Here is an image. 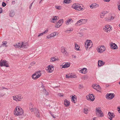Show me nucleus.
<instances>
[{"label":"nucleus","mask_w":120,"mask_h":120,"mask_svg":"<svg viewBox=\"0 0 120 120\" xmlns=\"http://www.w3.org/2000/svg\"><path fill=\"white\" fill-rule=\"evenodd\" d=\"M23 110L20 107H17L15 109L14 114L17 116H20L23 114Z\"/></svg>","instance_id":"f257e3e1"},{"label":"nucleus","mask_w":120,"mask_h":120,"mask_svg":"<svg viewBox=\"0 0 120 120\" xmlns=\"http://www.w3.org/2000/svg\"><path fill=\"white\" fill-rule=\"evenodd\" d=\"M41 75L40 71L35 72L32 76V79H36Z\"/></svg>","instance_id":"f03ea898"},{"label":"nucleus","mask_w":120,"mask_h":120,"mask_svg":"<svg viewBox=\"0 0 120 120\" xmlns=\"http://www.w3.org/2000/svg\"><path fill=\"white\" fill-rule=\"evenodd\" d=\"M3 66L7 67H9L7 61L5 60H1L0 61V66L2 67Z\"/></svg>","instance_id":"7ed1b4c3"},{"label":"nucleus","mask_w":120,"mask_h":120,"mask_svg":"<svg viewBox=\"0 0 120 120\" xmlns=\"http://www.w3.org/2000/svg\"><path fill=\"white\" fill-rule=\"evenodd\" d=\"M85 47H86L87 49L88 48H90L91 46L90 45L92 44V41L88 40H86V41L85 42Z\"/></svg>","instance_id":"20e7f679"},{"label":"nucleus","mask_w":120,"mask_h":120,"mask_svg":"<svg viewBox=\"0 0 120 120\" xmlns=\"http://www.w3.org/2000/svg\"><path fill=\"white\" fill-rule=\"evenodd\" d=\"M99 108L96 109L97 112L98 113H97V115L98 117L103 116H104L103 113L102 112L101 110H99Z\"/></svg>","instance_id":"39448f33"},{"label":"nucleus","mask_w":120,"mask_h":120,"mask_svg":"<svg viewBox=\"0 0 120 120\" xmlns=\"http://www.w3.org/2000/svg\"><path fill=\"white\" fill-rule=\"evenodd\" d=\"M74 9L77 10H80L82 8L80 4H75L73 6Z\"/></svg>","instance_id":"423d86ee"},{"label":"nucleus","mask_w":120,"mask_h":120,"mask_svg":"<svg viewBox=\"0 0 120 120\" xmlns=\"http://www.w3.org/2000/svg\"><path fill=\"white\" fill-rule=\"evenodd\" d=\"M115 95L114 94H107L106 96V98L109 99H111L114 97Z\"/></svg>","instance_id":"0eeeda50"},{"label":"nucleus","mask_w":120,"mask_h":120,"mask_svg":"<svg viewBox=\"0 0 120 120\" xmlns=\"http://www.w3.org/2000/svg\"><path fill=\"white\" fill-rule=\"evenodd\" d=\"M86 20L85 19H81L79 20L75 24V26H77V25L80 26L82 23H85V22H86Z\"/></svg>","instance_id":"6e6552de"},{"label":"nucleus","mask_w":120,"mask_h":120,"mask_svg":"<svg viewBox=\"0 0 120 120\" xmlns=\"http://www.w3.org/2000/svg\"><path fill=\"white\" fill-rule=\"evenodd\" d=\"M54 67L52 65H49L46 68L47 71L48 72H51L54 70Z\"/></svg>","instance_id":"1a4fd4ad"},{"label":"nucleus","mask_w":120,"mask_h":120,"mask_svg":"<svg viewBox=\"0 0 120 120\" xmlns=\"http://www.w3.org/2000/svg\"><path fill=\"white\" fill-rule=\"evenodd\" d=\"M63 22L62 19H61L59 20L57 23L55 27L56 28H58L61 25Z\"/></svg>","instance_id":"9d476101"},{"label":"nucleus","mask_w":120,"mask_h":120,"mask_svg":"<svg viewBox=\"0 0 120 120\" xmlns=\"http://www.w3.org/2000/svg\"><path fill=\"white\" fill-rule=\"evenodd\" d=\"M105 47L104 46H102L98 50V52L102 53L105 51Z\"/></svg>","instance_id":"9b49d317"},{"label":"nucleus","mask_w":120,"mask_h":120,"mask_svg":"<svg viewBox=\"0 0 120 120\" xmlns=\"http://www.w3.org/2000/svg\"><path fill=\"white\" fill-rule=\"evenodd\" d=\"M108 117L110 120H112V119L114 117L115 115L113 113H111L109 112L108 114Z\"/></svg>","instance_id":"f8f14e48"},{"label":"nucleus","mask_w":120,"mask_h":120,"mask_svg":"<svg viewBox=\"0 0 120 120\" xmlns=\"http://www.w3.org/2000/svg\"><path fill=\"white\" fill-rule=\"evenodd\" d=\"M93 88L97 90H100V87L99 85H98L97 84H93L92 85Z\"/></svg>","instance_id":"ddd939ff"},{"label":"nucleus","mask_w":120,"mask_h":120,"mask_svg":"<svg viewBox=\"0 0 120 120\" xmlns=\"http://www.w3.org/2000/svg\"><path fill=\"white\" fill-rule=\"evenodd\" d=\"M110 46L111 48L112 49H116L117 48V45L114 43H112L110 44Z\"/></svg>","instance_id":"4468645a"},{"label":"nucleus","mask_w":120,"mask_h":120,"mask_svg":"<svg viewBox=\"0 0 120 120\" xmlns=\"http://www.w3.org/2000/svg\"><path fill=\"white\" fill-rule=\"evenodd\" d=\"M88 97L89 98V99L90 100L93 101L94 99V97L92 94H89Z\"/></svg>","instance_id":"2eb2a0df"},{"label":"nucleus","mask_w":120,"mask_h":120,"mask_svg":"<svg viewBox=\"0 0 120 120\" xmlns=\"http://www.w3.org/2000/svg\"><path fill=\"white\" fill-rule=\"evenodd\" d=\"M22 42L21 43H18V44H17L16 45H14V46L16 48H22Z\"/></svg>","instance_id":"dca6fc26"},{"label":"nucleus","mask_w":120,"mask_h":120,"mask_svg":"<svg viewBox=\"0 0 120 120\" xmlns=\"http://www.w3.org/2000/svg\"><path fill=\"white\" fill-rule=\"evenodd\" d=\"M105 62H103L101 60H99L98 61V66L99 67H101V66L105 64Z\"/></svg>","instance_id":"f3484780"},{"label":"nucleus","mask_w":120,"mask_h":120,"mask_svg":"<svg viewBox=\"0 0 120 120\" xmlns=\"http://www.w3.org/2000/svg\"><path fill=\"white\" fill-rule=\"evenodd\" d=\"M16 97H17V99L18 101H19L23 98V97L21 94H19L16 95Z\"/></svg>","instance_id":"a211bd4d"},{"label":"nucleus","mask_w":120,"mask_h":120,"mask_svg":"<svg viewBox=\"0 0 120 120\" xmlns=\"http://www.w3.org/2000/svg\"><path fill=\"white\" fill-rule=\"evenodd\" d=\"M70 102L67 100L65 99L64 101V104L66 106H68L70 105Z\"/></svg>","instance_id":"6ab92c4d"},{"label":"nucleus","mask_w":120,"mask_h":120,"mask_svg":"<svg viewBox=\"0 0 120 120\" xmlns=\"http://www.w3.org/2000/svg\"><path fill=\"white\" fill-rule=\"evenodd\" d=\"M73 22V21L72 19H70L66 21L65 23L66 25H68L69 24H70L71 22Z\"/></svg>","instance_id":"aec40b11"},{"label":"nucleus","mask_w":120,"mask_h":120,"mask_svg":"<svg viewBox=\"0 0 120 120\" xmlns=\"http://www.w3.org/2000/svg\"><path fill=\"white\" fill-rule=\"evenodd\" d=\"M22 42V48H27L28 45V44L27 42Z\"/></svg>","instance_id":"412c9836"},{"label":"nucleus","mask_w":120,"mask_h":120,"mask_svg":"<svg viewBox=\"0 0 120 120\" xmlns=\"http://www.w3.org/2000/svg\"><path fill=\"white\" fill-rule=\"evenodd\" d=\"M70 66V63H66L63 66L62 68H66Z\"/></svg>","instance_id":"4be33fe9"},{"label":"nucleus","mask_w":120,"mask_h":120,"mask_svg":"<svg viewBox=\"0 0 120 120\" xmlns=\"http://www.w3.org/2000/svg\"><path fill=\"white\" fill-rule=\"evenodd\" d=\"M36 112L35 113V115L37 117H40V114L38 110L37 109H35Z\"/></svg>","instance_id":"5701e85b"},{"label":"nucleus","mask_w":120,"mask_h":120,"mask_svg":"<svg viewBox=\"0 0 120 120\" xmlns=\"http://www.w3.org/2000/svg\"><path fill=\"white\" fill-rule=\"evenodd\" d=\"M72 97L71 98V99H72L71 101L73 103H75L76 102L75 101L76 100V98L75 97L73 96L72 95Z\"/></svg>","instance_id":"b1692460"},{"label":"nucleus","mask_w":120,"mask_h":120,"mask_svg":"<svg viewBox=\"0 0 120 120\" xmlns=\"http://www.w3.org/2000/svg\"><path fill=\"white\" fill-rule=\"evenodd\" d=\"M15 14V12L13 11H11L9 15L11 17H12L14 16Z\"/></svg>","instance_id":"393cba45"},{"label":"nucleus","mask_w":120,"mask_h":120,"mask_svg":"<svg viewBox=\"0 0 120 120\" xmlns=\"http://www.w3.org/2000/svg\"><path fill=\"white\" fill-rule=\"evenodd\" d=\"M75 76H73L72 75H66V78L67 79L70 78H73L75 77Z\"/></svg>","instance_id":"a878e982"},{"label":"nucleus","mask_w":120,"mask_h":120,"mask_svg":"<svg viewBox=\"0 0 120 120\" xmlns=\"http://www.w3.org/2000/svg\"><path fill=\"white\" fill-rule=\"evenodd\" d=\"M87 70V69L86 68H84L80 71H81V72L83 74H85L87 72L86 71Z\"/></svg>","instance_id":"bb28decb"},{"label":"nucleus","mask_w":120,"mask_h":120,"mask_svg":"<svg viewBox=\"0 0 120 120\" xmlns=\"http://www.w3.org/2000/svg\"><path fill=\"white\" fill-rule=\"evenodd\" d=\"M103 29L104 31L107 32H109L110 31L112 30V29H110L109 28V29L107 28H104Z\"/></svg>","instance_id":"cd10ccee"},{"label":"nucleus","mask_w":120,"mask_h":120,"mask_svg":"<svg viewBox=\"0 0 120 120\" xmlns=\"http://www.w3.org/2000/svg\"><path fill=\"white\" fill-rule=\"evenodd\" d=\"M96 4H93L90 6V7L91 9L96 8Z\"/></svg>","instance_id":"c85d7f7f"},{"label":"nucleus","mask_w":120,"mask_h":120,"mask_svg":"<svg viewBox=\"0 0 120 120\" xmlns=\"http://www.w3.org/2000/svg\"><path fill=\"white\" fill-rule=\"evenodd\" d=\"M75 47L76 48L75 49L77 50H79V46H78L77 44L76 43H75Z\"/></svg>","instance_id":"c756f323"},{"label":"nucleus","mask_w":120,"mask_h":120,"mask_svg":"<svg viewBox=\"0 0 120 120\" xmlns=\"http://www.w3.org/2000/svg\"><path fill=\"white\" fill-rule=\"evenodd\" d=\"M64 1L65 3L67 4H69L71 2L70 0H64Z\"/></svg>","instance_id":"7c9ffc66"},{"label":"nucleus","mask_w":120,"mask_h":120,"mask_svg":"<svg viewBox=\"0 0 120 120\" xmlns=\"http://www.w3.org/2000/svg\"><path fill=\"white\" fill-rule=\"evenodd\" d=\"M61 51L62 53H64L66 52V50L65 49H64L63 47H61Z\"/></svg>","instance_id":"2f4dec72"},{"label":"nucleus","mask_w":120,"mask_h":120,"mask_svg":"<svg viewBox=\"0 0 120 120\" xmlns=\"http://www.w3.org/2000/svg\"><path fill=\"white\" fill-rule=\"evenodd\" d=\"M7 42L6 41H3L2 42V45L3 46H5V47H7L8 46H7L6 45V44H7Z\"/></svg>","instance_id":"473e14b6"},{"label":"nucleus","mask_w":120,"mask_h":120,"mask_svg":"<svg viewBox=\"0 0 120 120\" xmlns=\"http://www.w3.org/2000/svg\"><path fill=\"white\" fill-rule=\"evenodd\" d=\"M56 34V32L54 33L53 34H50V37H53L55 36Z\"/></svg>","instance_id":"72a5a7b5"},{"label":"nucleus","mask_w":120,"mask_h":120,"mask_svg":"<svg viewBox=\"0 0 120 120\" xmlns=\"http://www.w3.org/2000/svg\"><path fill=\"white\" fill-rule=\"evenodd\" d=\"M105 28H109L110 29H112L111 26L109 25H106L105 26Z\"/></svg>","instance_id":"f704fd0d"},{"label":"nucleus","mask_w":120,"mask_h":120,"mask_svg":"<svg viewBox=\"0 0 120 120\" xmlns=\"http://www.w3.org/2000/svg\"><path fill=\"white\" fill-rule=\"evenodd\" d=\"M105 15L104 13H102L100 14V17L101 18H103L104 17Z\"/></svg>","instance_id":"c9c22d12"},{"label":"nucleus","mask_w":120,"mask_h":120,"mask_svg":"<svg viewBox=\"0 0 120 120\" xmlns=\"http://www.w3.org/2000/svg\"><path fill=\"white\" fill-rule=\"evenodd\" d=\"M29 109L32 108L33 107V105L31 103H30L29 105Z\"/></svg>","instance_id":"e433bc0d"},{"label":"nucleus","mask_w":120,"mask_h":120,"mask_svg":"<svg viewBox=\"0 0 120 120\" xmlns=\"http://www.w3.org/2000/svg\"><path fill=\"white\" fill-rule=\"evenodd\" d=\"M13 100L18 101L17 99V97H16V96H13Z\"/></svg>","instance_id":"4c0bfd02"},{"label":"nucleus","mask_w":120,"mask_h":120,"mask_svg":"<svg viewBox=\"0 0 120 120\" xmlns=\"http://www.w3.org/2000/svg\"><path fill=\"white\" fill-rule=\"evenodd\" d=\"M51 60L52 62L56 61V60L55 57H52L51 58Z\"/></svg>","instance_id":"58836bf2"},{"label":"nucleus","mask_w":120,"mask_h":120,"mask_svg":"<svg viewBox=\"0 0 120 120\" xmlns=\"http://www.w3.org/2000/svg\"><path fill=\"white\" fill-rule=\"evenodd\" d=\"M35 62H33L31 63H30V65L31 66H34L35 65Z\"/></svg>","instance_id":"ea45409f"},{"label":"nucleus","mask_w":120,"mask_h":120,"mask_svg":"<svg viewBox=\"0 0 120 120\" xmlns=\"http://www.w3.org/2000/svg\"><path fill=\"white\" fill-rule=\"evenodd\" d=\"M114 19V17H113L112 16H111V18L109 17V18L108 19L109 20H113Z\"/></svg>","instance_id":"a19ab883"},{"label":"nucleus","mask_w":120,"mask_h":120,"mask_svg":"<svg viewBox=\"0 0 120 120\" xmlns=\"http://www.w3.org/2000/svg\"><path fill=\"white\" fill-rule=\"evenodd\" d=\"M30 109V110L31 112H33L35 111V109L34 108V107H33L32 108Z\"/></svg>","instance_id":"79ce46f5"},{"label":"nucleus","mask_w":120,"mask_h":120,"mask_svg":"<svg viewBox=\"0 0 120 120\" xmlns=\"http://www.w3.org/2000/svg\"><path fill=\"white\" fill-rule=\"evenodd\" d=\"M55 7L57 9L60 10V6H56Z\"/></svg>","instance_id":"37998d69"},{"label":"nucleus","mask_w":120,"mask_h":120,"mask_svg":"<svg viewBox=\"0 0 120 120\" xmlns=\"http://www.w3.org/2000/svg\"><path fill=\"white\" fill-rule=\"evenodd\" d=\"M83 112L86 114H87L88 112H86V109L84 108V109Z\"/></svg>","instance_id":"c03bdc74"},{"label":"nucleus","mask_w":120,"mask_h":120,"mask_svg":"<svg viewBox=\"0 0 120 120\" xmlns=\"http://www.w3.org/2000/svg\"><path fill=\"white\" fill-rule=\"evenodd\" d=\"M2 6L3 7H5L6 5V3L4 2H3L2 3Z\"/></svg>","instance_id":"a18cd8bd"},{"label":"nucleus","mask_w":120,"mask_h":120,"mask_svg":"<svg viewBox=\"0 0 120 120\" xmlns=\"http://www.w3.org/2000/svg\"><path fill=\"white\" fill-rule=\"evenodd\" d=\"M57 19V18L56 16H54V18L52 19V20L53 21L56 20Z\"/></svg>","instance_id":"49530a36"},{"label":"nucleus","mask_w":120,"mask_h":120,"mask_svg":"<svg viewBox=\"0 0 120 120\" xmlns=\"http://www.w3.org/2000/svg\"><path fill=\"white\" fill-rule=\"evenodd\" d=\"M48 31V30L47 29V30H46L44 32L42 33H43V34H44L46 33Z\"/></svg>","instance_id":"de8ad7c7"},{"label":"nucleus","mask_w":120,"mask_h":120,"mask_svg":"<svg viewBox=\"0 0 120 120\" xmlns=\"http://www.w3.org/2000/svg\"><path fill=\"white\" fill-rule=\"evenodd\" d=\"M33 2H33L32 3L30 4V6H29V8L30 9H31V8L32 6V5L33 3Z\"/></svg>","instance_id":"09e8293b"},{"label":"nucleus","mask_w":120,"mask_h":120,"mask_svg":"<svg viewBox=\"0 0 120 120\" xmlns=\"http://www.w3.org/2000/svg\"><path fill=\"white\" fill-rule=\"evenodd\" d=\"M43 33H41L39 34V35L38 36V37H39L40 36H42L43 35Z\"/></svg>","instance_id":"8fccbe9b"},{"label":"nucleus","mask_w":120,"mask_h":120,"mask_svg":"<svg viewBox=\"0 0 120 120\" xmlns=\"http://www.w3.org/2000/svg\"><path fill=\"white\" fill-rule=\"evenodd\" d=\"M63 94L61 93H59L58 94V95L60 96H63Z\"/></svg>","instance_id":"3c124183"},{"label":"nucleus","mask_w":120,"mask_h":120,"mask_svg":"<svg viewBox=\"0 0 120 120\" xmlns=\"http://www.w3.org/2000/svg\"><path fill=\"white\" fill-rule=\"evenodd\" d=\"M80 86L79 87V89H81L82 87H83V85H80Z\"/></svg>","instance_id":"603ef678"},{"label":"nucleus","mask_w":120,"mask_h":120,"mask_svg":"<svg viewBox=\"0 0 120 120\" xmlns=\"http://www.w3.org/2000/svg\"><path fill=\"white\" fill-rule=\"evenodd\" d=\"M5 94H0V96H3Z\"/></svg>","instance_id":"864d4df0"},{"label":"nucleus","mask_w":120,"mask_h":120,"mask_svg":"<svg viewBox=\"0 0 120 120\" xmlns=\"http://www.w3.org/2000/svg\"><path fill=\"white\" fill-rule=\"evenodd\" d=\"M51 116H52V117L53 118H56V117L55 116H54L53 114H51Z\"/></svg>","instance_id":"5fc2aeb1"},{"label":"nucleus","mask_w":120,"mask_h":120,"mask_svg":"<svg viewBox=\"0 0 120 120\" xmlns=\"http://www.w3.org/2000/svg\"><path fill=\"white\" fill-rule=\"evenodd\" d=\"M105 1L106 2H109L110 0H103Z\"/></svg>","instance_id":"6e6d98bb"},{"label":"nucleus","mask_w":120,"mask_h":120,"mask_svg":"<svg viewBox=\"0 0 120 120\" xmlns=\"http://www.w3.org/2000/svg\"><path fill=\"white\" fill-rule=\"evenodd\" d=\"M2 9L1 8H0V14L2 12Z\"/></svg>","instance_id":"4d7b16f0"},{"label":"nucleus","mask_w":120,"mask_h":120,"mask_svg":"<svg viewBox=\"0 0 120 120\" xmlns=\"http://www.w3.org/2000/svg\"><path fill=\"white\" fill-rule=\"evenodd\" d=\"M118 8L119 10H120V4L118 6Z\"/></svg>","instance_id":"13d9d810"},{"label":"nucleus","mask_w":120,"mask_h":120,"mask_svg":"<svg viewBox=\"0 0 120 120\" xmlns=\"http://www.w3.org/2000/svg\"><path fill=\"white\" fill-rule=\"evenodd\" d=\"M79 34H80V35H79V36H80L81 37V36H82V34H80V33H79Z\"/></svg>","instance_id":"bf43d9fd"},{"label":"nucleus","mask_w":120,"mask_h":120,"mask_svg":"<svg viewBox=\"0 0 120 120\" xmlns=\"http://www.w3.org/2000/svg\"><path fill=\"white\" fill-rule=\"evenodd\" d=\"M15 2L14 1H12V4H14Z\"/></svg>","instance_id":"052dcab7"},{"label":"nucleus","mask_w":120,"mask_h":120,"mask_svg":"<svg viewBox=\"0 0 120 120\" xmlns=\"http://www.w3.org/2000/svg\"><path fill=\"white\" fill-rule=\"evenodd\" d=\"M88 97V96H87L86 97V98H87V100H89V98Z\"/></svg>","instance_id":"680f3d73"},{"label":"nucleus","mask_w":120,"mask_h":120,"mask_svg":"<svg viewBox=\"0 0 120 120\" xmlns=\"http://www.w3.org/2000/svg\"><path fill=\"white\" fill-rule=\"evenodd\" d=\"M71 31V30L70 29H69L67 30L66 31Z\"/></svg>","instance_id":"e2e57ef3"},{"label":"nucleus","mask_w":120,"mask_h":120,"mask_svg":"<svg viewBox=\"0 0 120 120\" xmlns=\"http://www.w3.org/2000/svg\"><path fill=\"white\" fill-rule=\"evenodd\" d=\"M96 117L94 118V119H93V120H95L96 119Z\"/></svg>","instance_id":"0e129e2a"},{"label":"nucleus","mask_w":120,"mask_h":120,"mask_svg":"<svg viewBox=\"0 0 120 120\" xmlns=\"http://www.w3.org/2000/svg\"><path fill=\"white\" fill-rule=\"evenodd\" d=\"M86 112H87L89 111L88 109H86Z\"/></svg>","instance_id":"69168bd1"},{"label":"nucleus","mask_w":120,"mask_h":120,"mask_svg":"<svg viewBox=\"0 0 120 120\" xmlns=\"http://www.w3.org/2000/svg\"><path fill=\"white\" fill-rule=\"evenodd\" d=\"M3 89H7L5 87H3Z\"/></svg>","instance_id":"338daca9"},{"label":"nucleus","mask_w":120,"mask_h":120,"mask_svg":"<svg viewBox=\"0 0 120 120\" xmlns=\"http://www.w3.org/2000/svg\"><path fill=\"white\" fill-rule=\"evenodd\" d=\"M109 86V85H106V87H108Z\"/></svg>","instance_id":"774afa93"}]
</instances>
